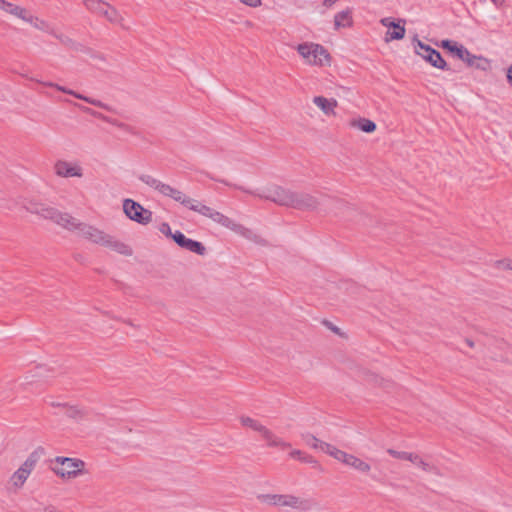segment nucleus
Listing matches in <instances>:
<instances>
[{
    "instance_id": "18",
    "label": "nucleus",
    "mask_w": 512,
    "mask_h": 512,
    "mask_svg": "<svg viewBox=\"0 0 512 512\" xmlns=\"http://www.w3.org/2000/svg\"><path fill=\"white\" fill-rule=\"evenodd\" d=\"M411 463L427 473H433L436 476H442L440 469L432 463L425 461L419 454L414 453Z\"/></svg>"
},
{
    "instance_id": "42",
    "label": "nucleus",
    "mask_w": 512,
    "mask_h": 512,
    "mask_svg": "<svg viewBox=\"0 0 512 512\" xmlns=\"http://www.w3.org/2000/svg\"><path fill=\"white\" fill-rule=\"evenodd\" d=\"M507 79L510 83H512V65L507 70Z\"/></svg>"
},
{
    "instance_id": "32",
    "label": "nucleus",
    "mask_w": 512,
    "mask_h": 512,
    "mask_svg": "<svg viewBox=\"0 0 512 512\" xmlns=\"http://www.w3.org/2000/svg\"><path fill=\"white\" fill-rule=\"evenodd\" d=\"M65 408H66L65 414L69 418L79 419V418H82L84 415L83 411L76 406H70V407H65Z\"/></svg>"
},
{
    "instance_id": "10",
    "label": "nucleus",
    "mask_w": 512,
    "mask_h": 512,
    "mask_svg": "<svg viewBox=\"0 0 512 512\" xmlns=\"http://www.w3.org/2000/svg\"><path fill=\"white\" fill-rule=\"evenodd\" d=\"M123 211L130 220L139 224L147 225L152 221V212L132 199L123 201Z\"/></svg>"
},
{
    "instance_id": "27",
    "label": "nucleus",
    "mask_w": 512,
    "mask_h": 512,
    "mask_svg": "<svg viewBox=\"0 0 512 512\" xmlns=\"http://www.w3.org/2000/svg\"><path fill=\"white\" fill-rule=\"evenodd\" d=\"M16 18L30 24L32 27H34V25H36L37 21L40 19L38 16L33 15L29 10L22 6L19 8Z\"/></svg>"
},
{
    "instance_id": "8",
    "label": "nucleus",
    "mask_w": 512,
    "mask_h": 512,
    "mask_svg": "<svg viewBox=\"0 0 512 512\" xmlns=\"http://www.w3.org/2000/svg\"><path fill=\"white\" fill-rule=\"evenodd\" d=\"M38 460L39 456L37 452H32L26 458L22 465L9 478L7 483V488L9 491L17 492L24 486L31 472L34 470Z\"/></svg>"
},
{
    "instance_id": "13",
    "label": "nucleus",
    "mask_w": 512,
    "mask_h": 512,
    "mask_svg": "<svg viewBox=\"0 0 512 512\" xmlns=\"http://www.w3.org/2000/svg\"><path fill=\"white\" fill-rule=\"evenodd\" d=\"M75 232H77L79 237L98 245L102 244L106 235L104 231L97 227L81 221L79 222Z\"/></svg>"
},
{
    "instance_id": "7",
    "label": "nucleus",
    "mask_w": 512,
    "mask_h": 512,
    "mask_svg": "<svg viewBox=\"0 0 512 512\" xmlns=\"http://www.w3.org/2000/svg\"><path fill=\"white\" fill-rule=\"evenodd\" d=\"M52 470L63 479H71L84 472V461L77 458L56 457L52 462Z\"/></svg>"
},
{
    "instance_id": "24",
    "label": "nucleus",
    "mask_w": 512,
    "mask_h": 512,
    "mask_svg": "<svg viewBox=\"0 0 512 512\" xmlns=\"http://www.w3.org/2000/svg\"><path fill=\"white\" fill-rule=\"evenodd\" d=\"M462 61L465 62L470 67H475L481 70H486L489 65V61L486 58L482 56L473 55L470 52L467 57H464L462 59Z\"/></svg>"
},
{
    "instance_id": "30",
    "label": "nucleus",
    "mask_w": 512,
    "mask_h": 512,
    "mask_svg": "<svg viewBox=\"0 0 512 512\" xmlns=\"http://www.w3.org/2000/svg\"><path fill=\"white\" fill-rule=\"evenodd\" d=\"M387 453L396 459L406 460L411 462V459L414 456V453L406 452V451H397L395 449L389 448L387 449Z\"/></svg>"
},
{
    "instance_id": "19",
    "label": "nucleus",
    "mask_w": 512,
    "mask_h": 512,
    "mask_svg": "<svg viewBox=\"0 0 512 512\" xmlns=\"http://www.w3.org/2000/svg\"><path fill=\"white\" fill-rule=\"evenodd\" d=\"M353 24L351 9L343 10L334 16V27L336 30L351 27Z\"/></svg>"
},
{
    "instance_id": "35",
    "label": "nucleus",
    "mask_w": 512,
    "mask_h": 512,
    "mask_svg": "<svg viewBox=\"0 0 512 512\" xmlns=\"http://www.w3.org/2000/svg\"><path fill=\"white\" fill-rule=\"evenodd\" d=\"M335 453H336V455H335L334 458L336 460L342 462L343 464H346L350 454H348V453H346V452H344V451H342L340 449L338 450V452H335Z\"/></svg>"
},
{
    "instance_id": "36",
    "label": "nucleus",
    "mask_w": 512,
    "mask_h": 512,
    "mask_svg": "<svg viewBox=\"0 0 512 512\" xmlns=\"http://www.w3.org/2000/svg\"><path fill=\"white\" fill-rule=\"evenodd\" d=\"M160 231L165 234L167 237H171L173 239V232L171 231V228L168 223H163L160 226Z\"/></svg>"
},
{
    "instance_id": "31",
    "label": "nucleus",
    "mask_w": 512,
    "mask_h": 512,
    "mask_svg": "<svg viewBox=\"0 0 512 512\" xmlns=\"http://www.w3.org/2000/svg\"><path fill=\"white\" fill-rule=\"evenodd\" d=\"M302 440L309 446L315 449H319L320 443H323L311 433H302Z\"/></svg>"
},
{
    "instance_id": "28",
    "label": "nucleus",
    "mask_w": 512,
    "mask_h": 512,
    "mask_svg": "<svg viewBox=\"0 0 512 512\" xmlns=\"http://www.w3.org/2000/svg\"><path fill=\"white\" fill-rule=\"evenodd\" d=\"M20 6L6 0H0V10L16 17Z\"/></svg>"
},
{
    "instance_id": "39",
    "label": "nucleus",
    "mask_w": 512,
    "mask_h": 512,
    "mask_svg": "<svg viewBox=\"0 0 512 512\" xmlns=\"http://www.w3.org/2000/svg\"><path fill=\"white\" fill-rule=\"evenodd\" d=\"M303 452L300 451V450H293L290 452V457L291 458H294V459H299L301 460L302 459V456H303Z\"/></svg>"
},
{
    "instance_id": "12",
    "label": "nucleus",
    "mask_w": 512,
    "mask_h": 512,
    "mask_svg": "<svg viewBox=\"0 0 512 512\" xmlns=\"http://www.w3.org/2000/svg\"><path fill=\"white\" fill-rule=\"evenodd\" d=\"M35 81L40 83V84H42V85H44V86L52 87V88L57 89L58 91H61L63 93L69 94V95H72L75 98L83 100V101H85V102H87V103H89L91 105L96 106V107L105 109L107 111H112V108L109 105L103 103L102 101L97 100L95 98L87 97V96H85L83 94H80V93H78V92H76L74 90L68 89V88H66L64 86H61V85L57 84V83H54V82H43V81H40V80H35Z\"/></svg>"
},
{
    "instance_id": "20",
    "label": "nucleus",
    "mask_w": 512,
    "mask_h": 512,
    "mask_svg": "<svg viewBox=\"0 0 512 512\" xmlns=\"http://www.w3.org/2000/svg\"><path fill=\"white\" fill-rule=\"evenodd\" d=\"M349 125L352 128H356V129H358L360 131H363L365 133H373L376 130V128H377L375 122H373L370 119L364 118V117H359L357 119H352L350 121Z\"/></svg>"
},
{
    "instance_id": "44",
    "label": "nucleus",
    "mask_w": 512,
    "mask_h": 512,
    "mask_svg": "<svg viewBox=\"0 0 512 512\" xmlns=\"http://www.w3.org/2000/svg\"><path fill=\"white\" fill-rule=\"evenodd\" d=\"M337 0H324V5L325 6H330L332 5L333 3H335Z\"/></svg>"
},
{
    "instance_id": "5",
    "label": "nucleus",
    "mask_w": 512,
    "mask_h": 512,
    "mask_svg": "<svg viewBox=\"0 0 512 512\" xmlns=\"http://www.w3.org/2000/svg\"><path fill=\"white\" fill-rule=\"evenodd\" d=\"M239 421L243 427L249 428L259 433L268 447L280 448L282 450H286L291 447L289 442L278 437L272 430L262 424L259 420L250 416L242 415L239 417Z\"/></svg>"
},
{
    "instance_id": "4",
    "label": "nucleus",
    "mask_w": 512,
    "mask_h": 512,
    "mask_svg": "<svg viewBox=\"0 0 512 512\" xmlns=\"http://www.w3.org/2000/svg\"><path fill=\"white\" fill-rule=\"evenodd\" d=\"M258 500L270 506L289 508L298 512H308L316 506L314 499L294 494H261Z\"/></svg>"
},
{
    "instance_id": "45",
    "label": "nucleus",
    "mask_w": 512,
    "mask_h": 512,
    "mask_svg": "<svg viewBox=\"0 0 512 512\" xmlns=\"http://www.w3.org/2000/svg\"><path fill=\"white\" fill-rule=\"evenodd\" d=\"M52 406H56V407H60V406H61V407H66L64 404H61V403H58V402H55V403L53 402V403H52Z\"/></svg>"
},
{
    "instance_id": "16",
    "label": "nucleus",
    "mask_w": 512,
    "mask_h": 512,
    "mask_svg": "<svg viewBox=\"0 0 512 512\" xmlns=\"http://www.w3.org/2000/svg\"><path fill=\"white\" fill-rule=\"evenodd\" d=\"M101 246L110 248L111 250L124 255V256H131L133 254V250L130 246L125 244L124 242H121L114 238L113 236L106 233L105 239L103 240Z\"/></svg>"
},
{
    "instance_id": "29",
    "label": "nucleus",
    "mask_w": 512,
    "mask_h": 512,
    "mask_svg": "<svg viewBox=\"0 0 512 512\" xmlns=\"http://www.w3.org/2000/svg\"><path fill=\"white\" fill-rule=\"evenodd\" d=\"M33 28H35L39 31H42L44 33L50 34L52 36H54V34L56 32L54 27L48 21L41 19V18L37 21L36 25H34Z\"/></svg>"
},
{
    "instance_id": "11",
    "label": "nucleus",
    "mask_w": 512,
    "mask_h": 512,
    "mask_svg": "<svg viewBox=\"0 0 512 512\" xmlns=\"http://www.w3.org/2000/svg\"><path fill=\"white\" fill-rule=\"evenodd\" d=\"M416 53L429 62L433 67L442 70L447 68L446 61L442 58L440 52L429 45L424 44L420 40L417 41Z\"/></svg>"
},
{
    "instance_id": "3",
    "label": "nucleus",
    "mask_w": 512,
    "mask_h": 512,
    "mask_svg": "<svg viewBox=\"0 0 512 512\" xmlns=\"http://www.w3.org/2000/svg\"><path fill=\"white\" fill-rule=\"evenodd\" d=\"M24 208L31 214H36L43 219L51 220L58 226L70 232H75L79 224V220L67 212H62L55 207L45 203L29 200L25 203Z\"/></svg>"
},
{
    "instance_id": "34",
    "label": "nucleus",
    "mask_w": 512,
    "mask_h": 512,
    "mask_svg": "<svg viewBox=\"0 0 512 512\" xmlns=\"http://www.w3.org/2000/svg\"><path fill=\"white\" fill-rule=\"evenodd\" d=\"M496 268H504L507 270H512V260L511 259H503L498 260L494 263Z\"/></svg>"
},
{
    "instance_id": "15",
    "label": "nucleus",
    "mask_w": 512,
    "mask_h": 512,
    "mask_svg": "<svg viewBox=\"0 0 512 512\" xmlns=\"http://www.w3.org/2000/svg\"><path fill=\"white\" fill-rule=\"evenodd\" d=\"M173 240L181 247L190 252L198 255H204L206 253L205 246L198 241L187 238L182 232L175 231L173 234Z\"/></svg>"
},
{
    "instance_id": "46",
    "label": "nucleus",
    "mask_w": 512,
    "mask_h": 512,
    "mask_svg": "<svg viewBox=\"0 0 512 512\" xmlns=\"http://www.w3.org/2000/svg\"><path fill=\"white\" fill-rule=\"evenodd\" d=\"M331 329L335 332V333H338L339 329L337 327H331Z\"/></svg>"
},
{
    "instance_id": "21",
    "label": "nucleus",
    "mask_w": 512,
    "mask_h": 512,
    "mask_svg": "<svg viewBox=\"0 0 512 512\" xmlns=\"http://www.w3.org/2000/svg\"><path fill=\"white\" fill-rule=\"evenodd\" d=\"M441 46L462 60L469 55V51L463 46L451 40H443Z\"/></svg>"
},
{
    "instance_id": "14",
    "label": "nucleus",
    "mask_w": 512,
    "mask_h": 512,
    "mask_svg": "<svg viewBox=\"0 0 512 512\" xmlns=\"http://www.w3.org/2000/svg\"><path fill=\"white\" fill-rule=\"evenodd\" d=\"M55 174L62 178L83 176V168L77 163H71L65 160H59L54 165Z\"/></svg>"
},
{
    "instance_id": "38",
    "label": "nucleus",
    "mask_w": 512,
    "mask_h": 512,
    "mask_svg": "<svg viewBox=\"0 0 512 512\" xmlns=\"http://www.w3.org/2000/svg\"><path fill=\"white\" fill-rule=\"evenodd\" d=\"M243 4L250 6V7H257L261 5V0H239Z\"/></svg>"
},
{
    "instance_id": "17",
    "label": "nucleus",
    "mask_w": 512,
    "mask_h": 512,
    "mask_svg": "<svg viewBox=\"0 0 512 512\" xmlns=\"http://www.w3.org/2000/svg\"><path fill=\"white\" fill-rule=\"evenodd\" d=\"M312 101L326 116L336 115L335 109L338 106L336 99H328L324 96H315Z\"/></svg>"
},
{
    "instance_id": "41",
    "label": "nucleus",
    "mask_w": 512,
    "mask_h": 512,
    "mask_svg": "<svg viewBox=\"0 0 512 512\" xmlns=\"http://www.w3.org/2000/svg\"><path fill=\"white\" fill-rule=\"evenodd\" d=\"M301 461H303V462H307V463H312V462H314V460H313V458H312L311 456H306V455H304V454H303V456H302Z\"/></svg>"
},
{
    "instance_id": "43",
    "label": "nucleus",
    "mask_w": 512,
    "mask_h": 512,
    "mask_svg": "<svg viewBox=\"0 0 512 512\" xmlns=\"http://www.w3.org/2000/svg\"><path fill=\"white\" fill-rule=\"evenodd\" d=\"M493 2V4H495L496 6H501L503 5L504 3V0H491Z\"/></svg>"
},
{
    "instance_id": "26",
    "label": "nucleus",
    "mask_w": 512,
    "mask_h": 512,
    "mask_svg": "<svg viewBox=\"0 0 512 512\" xmlns=\"http://www.w3.org/2000/svg\"><path fill=\"white\" fill-rule=\"evenodd\" d=\"M53 37L58 39L61 42V44H63L64 46H66L69 49H72L74 51H83L84 50V46L81 43L73 40L72 38H70L64 34L55 32Z\"/></svg>"
},
{
    "instance_id": "23",
    "label": "nucleus",
    "mask_w": 512,
    "mask_h": 512,
    "mask_svg": "<svg viewBox=\"0 0 512 512\" xmlns=\"http://www.w3.org/2000/svg\"><path fill=\"white\" fill-rule=\"evenodd\" d=\"M74 106L79 108L82 112L84 113H87L95 118H98L102 121H105L107 123H110L112 125H116L118 127H123L124 125L122 123H119L117 120L115 119H112V118H109L107 116H105L104 114L100 113V112H97L87 106H83V105H80V104H77V103H74Z\"/></svg>"
},
{
    "instance_id": "48",
    "label": "nucleus",
    "mask_w": 512,
    "mask_h": 512,
    "mask_svg": "<svg viewBox=\"0 0 512 512\" xmlns=\"http://www.w3.org/2000/svg\"><path fill=\"white\" fill-rule=\"evenodd\" d=\"M345 208L348 210V211H353V208L349 207V206H345Z\"/></svg>"
},
{
    "instance_id": "47",
    "label": "nucleus",
    "mask_w": 512,
    "mask_h": 512,
    "mask_svg": "<svg viewBox=\"0 0 512 512\" xmlns=\"http://www.w3.org/2000/svg\"><path fill=\"white\" fill-rule=\"evenodd\" d=\"M467 343H468V345H469L470 347H472V346H473V342H472V341L467 340Z\"/></svg>"
},
{
    "instance_id": "1",
    "label": "nucleus",
    "mask_w": 512,
    "mask_h": 512,
    "mask_svg": "<svg viewBox=\"0 0 512 512\" xmlns=\"http://www.w3.org/2000/svg\"><path fill=\"white\" fill-rule=\"evenodd\" d=\"M139 179L141 182L145 183L147 186L154 189L161 195L172 198L173 200L179 202L188 209L197 212L202 216L210 218L214 222L222 225L225 228L230 229L231 231L235 232L238 235L258 242V236L254 234L252 230L235 222L234 220L222 214L221 212L216 211L215 209L202 204L198 200L186 196L182 191L170 186L169 184L163 183L162 181L156 179L155 177L146 174L141 175Z\"/></svg>"
},
{
    "instance_id": "9",
    "label": "nucleus",
    "mask_w": 512,
    "mask_h": 512,
    "mask_svg": "<svg viewBox=\"0 0 512 512\" xmlns=\"http://www.w3.org/2000/svg\"><path fill=\"white\" fill-rule=\"evenodd\" d=\"M83 4L90 12L103 16L110 23L118 24L122 28L127 29L124 24L123 16L109 3L104 2L103 0H84Z\"/></svg>"
},
{
    "instance_id": "40",
    "label": "nucleus",
    "mask_w": 512,
    "mask_h": 512,
    "mask_svg": "<svg viewBox=\"0 0 512 512\" xmlns=\"http://www.w3.org/2000/svg\"><path fill=\"white\" fill-rule=\"evenodd\" d=\"M44 512H62V511H60L59 509H57L56 507H54L52 505H49L44 508Z\"/></svg>"
},
{
    "instance_id": "25",
    "label": "nucleus",
    "mask_w": 512,
    "mask_h": 512,
    "mask_svg": "<svg viewBox=\"0 0 512 512\" xmlns=\"http://www.w3.org/2000/svg\"><path fill=\"white\" fill-rule=\"evenodd\" d=\"M405 20H398V22L394 26L393 31H387L385 36V41H391V40H401L405 36V27H404Z\"/></svg>"
},
{
    "instance_id": "33",
    "label": "nucleus",
    "mask_w": 512,
    "mask_h": 512,
    "mask_svg": "<svg viewBox=\"0 0 512 512\" xmlns=\"http://www.w3.org/2000/svg\"><path fill=\"white\" fill-rule=\"evenodd\" d=\"M319 449L327 454H329L330 456H332L333 458L335 457L336 453L335 452H338V448H336L335 446L331 445V444H328L326 442L324 443H320L319 445Z\"/></svg>"
},
{
    "instance_id": "37",
    "label": "nucleus",
    "mask_w": 512,
    "mask_h": 512,
    "mask_svg": "<svg viewBox=\"0 0 512 512\" xmlns=\"http://www.w3.org/2000/svg\"><path fill=\"white\" fill-rule=\"evenodd\" d=\"M380 23L385 26V27H391V28H394L395 24L397 22H395L392 18L390 17H386V18H382L380 20Z\"/></svg>"
},
{
    "instance_id": "6",
    "label": "nucleus",
    "mask_w": 512,
    "mask_h": 512,
    "mask_svg": "<svg viewBox=\"0 0 512 512\" xmlns=\"http://www.w3.org/2000/svg\"><path fill=\"white\" fill-rule=\"evenodd\" d=\"M296 49L308 65L319 67L330 65L331 56L327 49L320 44L304 42L299 44Z\"/></svg>"
},
{
    "instance_id": "2",
    "label": "nucleus",
    "mask_w": 512,
    "mask_h": 512,
    "mask_svg": "<svg viewBox=\"0 0 512 512\" xmlns=\"http://www.w3.org/2000/svg\"><path fill=\"white\" fill-rule=\"evenodd\" d=\"M210 179L215 180L214 177H210ZM216 181L240 189L243 192L250 193L260 198L272 201L280 206H285L300 211H315L320 205L318 197L315 194L306 191L292 190L289 188H284L282 186L272 185L268 187L263 194H260L249 191L244 187L230 184L225 180L216 179Z\"/></svg>"
},
{
    "instance_id": "22",
    "label": "nucleus",
    "mask_w": 512,
    "mask_h": 512,
    "mask_svg": "<svg viewBox=\"0 0 512 512\" xmlns=\"http://www.w3.org/2000/svg\"><path fill=\"white\" fill-rule=\"evenodd\" d=\"M345 465L355 469L362 474H369L371 471V465L369 463L352 454H350Z\"/></svg>"
}]
</instances>
